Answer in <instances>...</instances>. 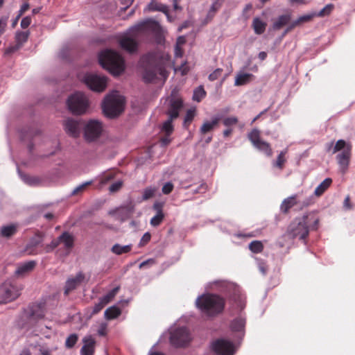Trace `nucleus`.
I'll return each mask as SVG.
<instances>
[{"label": "nucleus", "mask_w": 355, "mask_h": 355, "mask_svg": "<svg viewBox=\"0 0 355 355\" xmlns=\"http://www.w3.org/2000/svg\"><path fill=\"white\" fill-rule=\"evenodd\" d=\"M162 33L160 24L153 19H147L131 27L129 32L119 39L121 47L129 53L136 51L137 40L149 34L159 36Z\"/></svg>", "instance_id": "nucleus-1"}, {"label": "nucleus", "mask_w": 355, "mask_h": 355, "mask_svg": "<svg viewBox=\"0 0 355 355\" xmlns=\"http://www.w3.org/2000/svg\"><path fill=\"white\" fill-rule=\"evenodd\" d=\"M143 78L145 82H152L155 79L166 80L168 72L166 69L170 62V55L166 53H152L143 57Z\"/></svg>", "instance_id": "nucleus-2"}, {"label": "nucleus", "mask_w": 355, "mask_h": 355, "mask_svg": "<svg viewBox=\"0 0 355 355\" xmlns=\"http://www.w3.org/2000/svg\"><path fill=\"white\" fill-rule=\"evenodd\" d=\"M100 64L113 76L120 75L125 69L123 58L115 51L106 49L98 57Z\"/></svg>", "instance_id": "nucleus-3"}, {"label": "nucleus", "mask_w": 355, "mask_h": 355, "mask_svg": "<svg viewBox=\"0 0 355 355\" xmlns=\"http://www.w3.org/2000/svg\"><path fill=\"white\" fill-rule=\"evenodd\" d=\"M196 304L204 314L214 316L223 311L225 300L218 295L208 294L198 297Z\"/></svg>", "instance_id": "nucleus-4"}, {"label": "nucleus", "mask_w": 355, "mask_h": 355, "mask_svg": "<svg viewBox=\"0 0 355 355\" xmlns=\"http://www.w3.org/2000/svg\"><path fill=\"white\" fill-rule=\"evenodd\" d=\"M125 99L118 92L107 95L103 103V110L105 116L113 118L120 114L124 107Z\"/></svg>", "instance_id": "nucleus-5"}, {"label": "nucleus", "mask_w": 355, "mask_h": 355, "mask_svg": "<svg viewBox=\"0 0 355 355\" xmlns=\"http://www.w3.org/2000/svg\"><path fill=\"white\" fill-rule=\"evenodd\" d=\"M67 106L73 114H83L89 107V101L84 94L76 92L68 98Z\"/></svg>", "instance_id": "nucleus-6"}, {"label": "nucleus", "mask_w": 355, "mask_h": 355, "mask_svg": "<svg viewBox=\"0 0 355 355\" xmlns=\"http://www.w3.org/2000/svg\"><path fill=\"white\" fill-rule=\"evenodd\" d=\"M307 216L296 218L289 225L288 233L293 238L305 239L309 234Z\"/></svg>", "instance_id": "nucleus-7"}, {"label": "nucleus", "mask_w": 355, "mask_h": 355, "mask_svg": "<svg viewBox=\"0 0 355 355\" xmlns=\"http://www.w3.org/2000/svg\"><path fill=\"white\" fill-rule=\"evenodd\" d=\"M21 288L5 282L0 286V304H6L16 300L20 295Z\"/></svg>", "instance_id": "nucleus-8"}, {"label": "nucleus", "mask_w": 355, "mask_h": 355, "mask_svg": "<svg viewBox=\"0 0 355 355\" xmlns=\"http://www.w3.org/2000/svg\"><path fill=\"white\" fill-rule=\"evenodd\" d=\"M103 132V124L95 119L89 120L84 127V137L86 141L91 142L100 137Z\"/></svg>", "instance_id": "nucleus-9"}, {"label": "nucleus", "mask_w": 355, "mask_h": 355, "mask_svg": "<svg viewBox=\"0 0 355 355\" xmlns=\"http://www.w3.org/2000/svg\"><path fill=\"white\" fill-rule=\"evenodd\" d=\"M83 82L93 91L102 92L107 86V78L94 73L85 74Z\"/></svg>", "instance_id": "nucleus-10"}, {"label": "nucleus", "mask_w": 355, "mask_h": 355, "mask_svg": "<svg viewBox=\"0 0 355 355\" xmlns=\"http://www.w3.org/2000/svg\"><path fill=\"white\" fill-rule=\"evenodd\" d=\"M248 137L254 148L265 153L267 156L270 157L272 151L270 145L262 140L260 137V131L257 129H253L248 133Z\"/></svg>", "instance_id": "nucleus-11"}, {"label": "nucleus", "mask_w": 355, "mask_h": 355, "mask_svg": "<svg viewBox=\"0 0 355 355\" xmlns=\"http://www.w3.org/2000/svg\"><path fill=\"white\" fill-rule=\"evenodd\" d=\"M191 340L189 333L186 327H179L171 331L170 342L176 347H183Z\"/></svg>", "instance_id": "nucleus-12"}, {"label": "nucleus", "mask_w": 355, "mask_h": 355, "mask_svg": "<svg viewBox=\"0 0 355 355\" xmlns=\"http://www.w3.org/2000/svg\"><path fill=\"white\" fill-rule=\"evenodd\" d=\"M211 348L217 355H234L235 353L233 343L225 339H218L213 342Z\"/></svg>", "instance_id": "nucleus-13"}, {"label": "nucleus", "mask_w": 355, "mask_h": 355, "mask_svg": "<svg viewBox=\"0 0 355 355\" xmlns=\"http://www.w3.org/2000/svg\"><path fill=\"white\" fill-rule=\"evenodd\" d=\"M183 106L182 98L173 91L171 96L168 98V108L167 114L171 119H176L179 116V112Z\"/></svg>", "instance_id": "nucleus-14"}, {"label": "nucleus", "mask_w": 355, "mask_h": 355, "mask_svg": "<svg viewBox=\"0 0 355 355\" xmlns=\"http://www.w3.org/2000/svg\"><path fill=\"white\" fill-rule=\"evenodd\" d=\"M64 130L69 136L76 138L80 133V123L73 119H67L64 122Z\"/></svg>", "instance_id": "nucleus-15"}, {"label": "nucleus", "mask_w": 355, "mask_h": 355, "mask_svg": "<svg viewBox=\"0 0 355 355\" xmlns=\"http://www.w3.org/2000/svg\"><path fill=\"white\" fill-rule=\"evenodd\" d=\"M35 261H28L18 263L15 271V275L18 277H24L31 272L35 268Z\"/></svg>", "instance_id": "nucleus-16"}, {"label": "nucleus", "mask_w": 355, "mask_h": 355, "mask_svg": "<svg viewBox=\"0 0 355 355\" xmlns=\"http://www.w3.org/2000/svg\"><path fill=\"white\" fill-rule=\"evenodd\" d=\"M352 146H347L344 150L338 154L337 159L340 167L343 173H345L348 167L349 162L351 156Z\"/></svg>", "instance_id": "nucleus-17"}, {"label": "nucleus", "mask_w": 355, "mask_h": 355, "mask_svg": "<svg viewBox=\"0 0 355 355\" xmlns=\"http://www.w3.org/2000/svg\"><path fill=\"white\" fill-rule=\"evenodd\" d=\"M85 279V275L82 272H79L74 277L67 279L65 285L64 293L68 295L69 292L74 290L79 284H80Z\"/></svg>", "instance_id": "nucleus-18"}, {"label": "nucleus", "mask_w": 355, "mask_h": 355, "mask_svg": "<svg viewBox=\"0 0 355 355\" xmlns=\"http://www.w3.org/2000/svg\"><path fill=\"white\" fill-rule=\"evenodd\" d=\"M83 342L84 345L80 350L81 355H93L95 345L94 339L91 336H88L83 339Z\"/></svg>", "instance_id": "nucleus-19"}, {"label": "nucleus", "mask_w": 355, "mask_h": 355, "mask_svg": "<svg viewBox=\"0 0 355 355\" xmlns=\"http://www.w3.org/2000/svg\"><path fill=\"white\" fill-rule=\"evenodd\" d=\"M291 19V14H285L280 15L274 21L271 28L274 31H279L284 26L288 24Z\"/></svg>", "instance_id": "nucleus-20"}, {"label": "nucleus", "mask_w": 355, "mask_h": 355, "mask_svg": "<svg viewBox=\"0 0 355 355\" xmlns=\"http://www.w3.org/2000/svg\"><path fill=\"white\" fill-rule=\"evenodd\" d=\"M147 9L149 11H159V12H162L164 13L166 15V17H167V18H168V19L169 21H171V19L170 18V16H169V14H168V7L166 5H164V4L161 3H158V2L155 1H152L148 5Z\"/></svg>", "instance_id": "nucleus-21"}, {"label": "nucleus", "mask_w": 355, "mask_h": 355, "mask_svg": "<svg viewBox=\"0 0 355 355\" xmlns=\"http://www.w3.org/2000/svg\"><path fill=\"white\" fill-rule=\"evenodd\" d=\"M315 16H316L315 13L304 15L300 16L296 20L293 21L291 23H290L288 24V26L286 28V31H291L296 26H298L301 25L302 24H304V23L311 21L313 19V17Z\"/></svg>", "instance_id": "nucleus-22"}, {"label": "nucleus", "mask_w": 355, "mask_h": 355, "mask_svg": "<svg viewBox=\"0 0 355 355\" xmlns=\"http://www.w3.org/2000/svg\"><path fill=\"white\" fill-rule=\"evenodd\" d=\"M17 229L18 225L13 223L2 226L0 230L1 236L9 239L17 233Z\"/></svg>", "instance_id": "nucleus-23"}, {"label": "nucleus", "mask_w": 355, "mask_h": 355, "mask_svg": "<svg viewBox=\"0 0 355 355\" xmlns=\"http://www.w3.org/2000/svg\"><path fill=\"white\" fill-rule=\"evenodd\" d=\"M297 195H293L285 198L281 204V211L284 213H287L291 208L297 205Z\"/></svg>", "instance_id": "nucleus-24"}, {"label": "nucleus", "mask_w": 355, "mask_h": 355, "mask_svg": "<svg viewBox=\"0 0 355 355\" xmlns=\"http://www.w3.org/2000/svg\"><path fill=\"white\" fill-rule=\"evenodd\" d=\"M220 118L218 116L212 118L211 121H205L200 128V132L202 134H205L211 130H212L218 123Z\"/></svg>", "instance_id": "nucleus-25"}, {"label": "nucleus", "mask_w": 355, "mask_h": 355, "mask_svg": "<svg viewBox=\"0 0 355 355\" xmlns=\"http://www.w3.org/2000/svg\"><path fill=\"white\" fill-rule=\"evenodd\" d=\"M254 78L252 73H239L237 74L234 81L235 86H241L245 85L251 81Z\"/></svg>", "instance_id": "nucleus-26"}, {"label": "nucleus", "mask_w": 355, "mask_h": 355, "mask_svg": "<svg viewBox=\"0 0 355 355\" xmlns=\"http://www.w3.org/2000/svg\"><path fill=\"white\" fill-rule=\"evenodd\" d=\"M267 24L259 19V17H256L253 19L252 26L254 29V31L257 35H261L264 33Z\"/></svg>", "instance_id": "nucleus-27"}, {"label": "nucleus", "mask_w": 355, "mask_h": 355, "mask_svg": "<svg viewBox=\"0 0 355 355\" xmlns=\"http://www.w3.org/2000/svg\"><path fill=\"white\" fill-rule=\"evenodd\" d=\"M121 313V311L116 306H112L107 309L104 312L105 318L107 320H113L118 318Z\"/></svg>", "instance_id": "nucleus-28"}, {"label": "nucleus", "mask_w": 355, "mask_h": 355, "mask_svg": "<svg viewBox=\"0 0 355 355\" xmlns=\"http://www.w3.org/2000/svg\"><path fill=\"white\" fill-rule=\"evenodd\" d=\"M132 244L121 245L120 244L116 243L112 247L111 251L116 255H121L122 254L128 253L132 250Z\"/></svg>", "instance_id": "nucleus-29"}, {"label": "nucleus", "mask_w": 355, "mask_h": 355, "mask_svg": "<svg viewBox=\"0 0 355 355\" xmlns=\"http://www.w3.org/2000/svg\"><path fill=\"white\" fill-rule=\"evenodd\" d=\"M60 243H63L66 248H71L73 245V236L69 232H64L60 236Z\"/></svg>", "instance_id": "nucleus-30"}, {"label": "nucleus", "mask_w": 355, "mask_h": 355, "mask_svg": "<svg viewBox=\"0 0 355 355\" xmlns=\"http://www.w3.org/2000/svg\"><path fill=\"white\" fill-rule=\"evenodd\" d=\"M331 182V178H326L316 187L314 193L318 196H321L329 187Z\"/></svg>", "instance_id": "nucleus-31"}, {"label": "nucleus", "mask_w": 355, "mask_h": 355, "mask_svg": "<svg viewBox=\"0 0 355 355\" xmlns=\"http://www.w3.org/2000/svg\"><path fill=\"white\" fill-rule=\"evenodd\" d=\"M30 33L29 31H17L15 33L16 44L21 47L23 44L28 40Z\"/></svg>", "instance_id": "nucleus-32"}, {"label": "nucleus", "mask_w": 355, "mask_h": 355, "mask_svg": "<svg viewBox=\"0 0 355 355\" xmlns=\"http://www.w3.org/2000/svg\"><path fill=\"white\" fill-rule=\"evenodd\" d=\"M206 96V92L205 91L202 86H199L196 88L193 91V100L196 102H200Z\"/></svg>", "instance_id": "nucleus-33"}, {"label": "nucleus", "mask_w": 355, "mask_h": 355, "mask_svg": "<svg viewBox=\"0 0 355 355\" xmlns=\"http://www.w3.org/2000/svg\"><path fill=\"white\" fill-rule=\"evenodd\" d=\"M115 175L116 174L113 171H105L99 177L100 184L101 185L106 184L107 182L113 180L115 178Z\"/></svg>", "instance_id": "nucleus-34"}, {"label": "nucleus", "mask_w": 355, "mask_h": 355, "mask_svg": "<svg viewBox=\"0 0 355 355\" xmlns=\"http://www.w3.org/2000/svg\"><path fill=\"white\" fill-rule=\"evenodd\" d=\"M119 291V287L117 286V287L113 288L112 291H110L105 295L101 297L100 300L104 303V304L106 305L114 298V297L116 296V295L117 294Z\"/></svg>", "instance_id": "nucleus-35"}, {"label": "nucleus", "mask_w": 355, "mask_h": 355, "mask_svg": "<svg viewBox=\"0 0 355 355\" xmlns=\"http://www.w3.org/2000/svg\"><path fill=\"white\" fill-rule=\"evenodd\" d=\"M245 324V320L242 318H239L232 321L231 327L234 331H239L243 329Z\"/></svg>", "instance_id": "nucleus-36"}, {"label": "nucleus", "mask_w": 355, "mask_h": 355, "mask_svg": "<svg viewBox=\"0 0 355 355\" xmlns=\"http://www.w3.org/2000/svg\"><path fill=\"white\" fill-rule=\"evenodd\" d=\"M249 249L254 253H259L263 251V245L260 241H253L249 244Z\"/></svg>", "instance_id": "nucleus-37"}, {"label": "nucleus", "mask_w": 355, "mask_h": 355, "mask_svg": "<svg viewBox=\"0 0 355 355\" xmlns=\"http://www.w3.org/2000/svg\"><path fill=\"white\" fill-rule=\"evenodd\" d=\"M238 122V118L234 116H227L223 119V125L229 128H232V127L236 125Z\"/></svg>", "instance_id": "nucleus-38"}, {"label": "nucleus", "mask_w": 355, "mask_h": 355, "mask_svg": "<svg viewBox=\"0 0 355 355\" xmlns=\"http://www.w3.org/2000/svg\"><path fill=\"white\" fill-rule=\"evenodd\" d=\"M21 178L25 183L29 185H36L40 182L39 178L35 176L21 175Z\"/></svg>", "instance_id": "nucleus-39"}, {"label": "nucleus", "mask_w": 355, "mask_h": 355, "mask_svg": "<svg viewBox=\"0 0 355 355\" xmlns=\"http://www.w3.org/2000/svg\"><path fill=\"white\" fill-rule=\"evenodd\" d=\"M174 119H171L168 116V119L166 121L162 126V130L166 132L167 135H170L173 131V126L172 124V121Z\"/></svg>", "instance_id": "nucleus-40"}, {"label": "nucleus", "mask_w": 355, "mask_h": 355, "mask_svg": "<svg viewBox=\"0 0 355 355\" xmlns=\"http://www.w3.org/2000/svg\"><path fill=\"white\" fill-rule=\"evenodd\" d=\"M157 189L155 187H149L146 188L143 192L142 199L146 200L153 197Z\"/></svg>", "instance_id": "nucleus-41"}, {"label": "nucleus", "mask_w": 355, "mask_h": 355, "mask_svg": "<svg viewBox=\"0 0 355 355\" xmlns=\"http://www.w3.org/2000/svg\"><path fill=\"white\" fill-rule=\"evenodd\" d=\"M349 146H352V145L350 144L346 143L343 139H340L336 142V144L333 149V153H336V152L340 151V150H344Z\"/></svg>", "instance_id": "nucleus-42"}, {"label": "nucleus", "mask_w": 355, "mask_h": 355, "mask_svg": "<svg viewBox=\"0 0 355 355\" xmlns=\"http://www.w3.org/2000/svg\"><path fill=\"white\" fill-rule=\"evenodd\" d=\"M31 316L34 319H41L44 316V311L39 306H35L33 308Z\"/></svg>", "instance_id": "nucleus-43"}, {"label": "nucleus", "mask_w": 355, "mask_h": 355, "mask_svg": "<svg viewBox=\"0 0 355 355\" xmlns=\"http://www.w3.org/2000/svg\"><path fill=\"white\" fill-rule=\"evenodd\" d=\"M29 4L28 3H24L21 6V8L20 10H19V14L16 17V18L13 20L12 23V27H15L16 26V24H17L18 22V20L20 18V17L26 11L29 9Z\"/></svg>", "instance_id": "nucleus-44"}, {"label": "nucleus", "mask_w": 355, "mask_h": 355, "mask_svg": "<svg viewBox=\"0 0 355 355\" xmlns=\"http://www.w3.org/2000/svg\"><path fill=\"white\" fill-rule=\"evenodd\" d=\"M78 340V336L76 334H72L66 339L65 346L67 348L73 347Z\"/></svg>", "instance_id": "nucleus-45"}, {"label": "nucleus", "mask_w": 355, "mask_h": 355, "mask_svg": "<svg viewBox=\"0 0 355 355\" xmlns=\"http://www.w3.org/2000/svg\"><path fill=\"white\" fill-rule=\"evenodd\" d=\"M195 115H196L195 109H190V110H187L186 116L184 117V126L188 125L192 121Z\"/></svg>", "instance_id": "nucleus-46"}, {"label": "nucleus", "mask_w": 355, "mask_h": 355, "mask_svg": "<svg viewBox=\"0 0 355 355\" xmlns=\"http://www.w3.org/2000/svg\"><path fill=\"white\" fill-rule=\"evenodd\" d=\"M42 241V238L40 235H36L35 237H33L29 243L26 245V250H28L29 248H35L40 244Z\"/></svg>", "instance_id": "nucleus-47"}, {"label": "nucleus", "mask_w": 355, "mask_h": 355, "mask_svg": "<svg viewBox=\"0 0 355 355\" xmlns=\"http://www.w3.org/2000/svg\"><path fill=\"white\" fill-rule=\"evenodd\" d=\"M164 217L163 213H157L156 215L151 218L150 225L154 227L158 226L162 223Z\"/></svg>", "instance_id": "nucleus-48"}, {"label": "nucleus", "mask_w": 355, "mask_h": 355, "mask_svg": "<svg viewBox=\"0 0 355 355\" xmlns=\"http://www.w3.org/2000/svg\"><path fill=\"white\" fill-rule=\"evenodd\" d=\"M333 8V4H327L318 14H316V16L323 17L325 15H328L332 11Z\"/></svg>", "instance_id": "nucleus-49"}, {"label": "nucleus", "mask_w": 355, "mask_h": 355, "mask_svg": "<svg viewBox=\"0 0 355 355\" xmlns=\"http://www.w3.org/2000/svg\"><path fill=\"white\" fill-rule=\"evenodd\" d=\"M286 151H282L278 155L274 165L279 168H283L284 163L285 162L284 155Z\"/></svg>", "instance_id": "nucleus-50"}, {"label": "nucleus", "mask_w": 355, "mask_h": 355, "mask_svg": "<svg viewBox=\"0 0 355 355\" xmlns=\"http://www.w3.org/2000/svg\"><path fill=\"white\" fill-rule=\"evenodd\" d=\"M92 181H87V182H85L81 184H80L79 186L76 187L72 191V195H76L78 193H79L80 192L83 191V190L85 189V188L92 184Z\"/></svg>", "instance_id": "nucleus-51"}, {"label": "nucleus", "mask_w": 355, "mask_h": 355, "mask_svg": "<svg viewBox=\"0 0 355 355\" xmlns=\"http://www.w3.org/2000/svg\"><path fill=\"white\" fill-rule=\"evenodd\" d=\"M123 185V182L121 180L116 181L112 184L109 188L110 193H115L121 189Z\"/></svg>", "instance_id": "nucleus-52"}, {"label": "nucleus", "mask_w": 355, "mask_h": 355, "mask_svg": "<svg viewBox=\"0 0 355 355\" xmlns=\"http://www.w3.org/2000/svg\"><path fill=\"white\" fill-rule=\"evenodd\" d=\"M222 71H223L222 69H220V68L216 69L211 73L209 74V80L210 81H214V80H217L221 76Z\"/></svg>", "instance_id": "nucleus-53"}, {"label": "nucleus", "mask_w": 355, "mask_h": 355, "mask_svg": "<svg viewBox=\"0 0 355 355\" xmlns=\"http://www.w3.org/2000/svg\"><path fill=\"white\" fill-rule=\"evenodd\" d=\"M150 238H151L150 234L149 232H146L141 237V239L139 241V246L143 247L144 245H145L146 243H148L150 241Z\"/></svg>", "instance_id": "nucleus-54"}, {"label": "nucleus", "mask_w": 355, "mask_h": 355, "mask_svg": "<svg viewBox=\"0 0 355 355\" xmlns=\"http://www.w3.org/2000/svg\"><path fill=\"white\" fill-rule=\"evenodd\" d=\"M107 324L106 322H101L97 331L98 334L104 336L107 334Z\"/></svg>", "instance_id": "nucleus-55"}, {"label": "nucleus", "mask_w": 355, "mask_h": 355, "mask_svg": "<svg viewBox=\"0 0 355 355\" xmlns=\"http://www.w3.org/2000/svg\"><path fill=\"white\" fill-rule=\"evenodd\" d=\"M173 189V184L168 182L164 184L162 191L164 194H169Z\"/></svg>", "instance_id": "nucleus-56"}, {"label": "nucleus", "mask_w": 355, "mask_h": 355, "mask_svg": "<svg viewBox=\"0 0 355 355\" xmlns=\"http://www.w3.org/2000/svg\"><path fill=\"white\" fill-rule=\"evenodd\" d=\"M8 17H3L0 18V36L4 33L7 26Z\"/></svg>", "instance_id": "nucleus-57"}, {"label": "nucleus", "mask_w": 355, "mask_h": 355, "mask_svg": "<svg viewBox=\"0 0 355 355\" xmlns=\"http://www.w3.org/2000/svg\"><path fill=\"white\" fill-rule=\"evenodd\" d=\"M105 306V304H104V303L99 299V302L94 305L92 313L93 315L98 313L99 311H101L103 309V308Z\"/></svg>", "instance_id": "nucleus-58"}, {"label": "nucleus", "mask_w": 355, "mask_h": 355, "mask_svg": "<svg viewBox=\"0 0 355 355\" xmlns=\"http://www.w3.org/2000/svg\"><path fill=\"white\" fill-rule=\"evenodd\" d=\"M306 216H309L308 222L310 221V220L313 221V224L311 225V227L313 229H317L318 227L319 218H317V217H315V216H313L312 214H309V215H306Z\"/></svg>", "instance_id": "nucleus-59"}, {"label": "nucleus", "mask_w": 355, "mask_h": 355, "mask_svg": "<svg viewBox=\"0 0 355 355\" xmlns=\"http://www.w3.org/2000/svg\"><path fill=\"white\" fill-rule=\"evenodd\" d=\"M31 24V17L29 16L24 17L21 21V27L22 28H28Z\"/></svg>", "instance_id": "nucleus-60"}, {"label": "nucleus", "mask_w": 355, "mask_h": 355, "mask_svg": "<svg viewBox=\"0 0 355 355\" xmlns=\"http://www.w3.org/2000/svg\"><path fill=\"white\" fill-rule=\"evenodd\" d=\"M60 243L59 237L56 239L53 240L51 243L47 246V252H49L55 248Z\"/></svg>", "instance_id": "nucleus-61"}, {"label": "nucleus", "mask_w": 355, "mask_h": 355, "mask_svg": "<svg viewBox=\"0 0 355 355\" xmlns=\"http://www.w3.org/2000/svg\"><path fill=\"white\" fill-rule=\"evenodd\" d=\"M175 70L180 71L182 75H184V74L187 73V72L189 71V69L187 66V63L184 62V63L182 64L181 66L178 69H176Z\"/></svg>", "instance_id": "nucleus-62"}, {"label": "nucleus", "mask_w": 355, "mask_h": 355, "mask_svg": "<svg viewBox=\"0 0 355 355\" xmlns=\"http://www.w3.org/2000/svg\"><path fill=\"white\" fill-rule=\"evenodd\" d=\"M20 48H21V47H20V46H19V45L15 44V45H14V46H12L8 47V48L6 50L5 53H6V54H10V53H14V52H15V51H18Z\"/></svg>", "instance_id": "nucleus-63"}, {"label": "nucleus", "mask_w": 355, "mask_h": 355, "mask_svg": "<svg viewBox=\"0 0 355 355\" xmlns=\"http://www.w3.org/2000/svg\"><path fill=\"white\" fill-rule=\"evenodd\" d=\"M163 203L162 202H155L153 205V209L156 211L157 213H163L162 212Z\"/></svg>", "instance_id": "nucleus-64"}]
</instances>
